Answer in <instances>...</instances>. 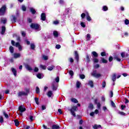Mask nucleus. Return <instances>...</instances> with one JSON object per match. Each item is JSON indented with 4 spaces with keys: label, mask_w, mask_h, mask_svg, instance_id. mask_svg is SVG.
<instances>
[{
    "label": "nucleus",
    "mask_w": 129,
    "mask_h": 129,
    "mask_svg": "<svg viewBox=\"0 0 129 129\" xmlns=\"http://www.w3.org/2000/svg\"><path fill=\"white\" fill-rule=\"evenodd\" d=\"M29 92H30V89H25V91L19 92L18 93V96H27L29 94Z\"/></svg>",
    "instance_id": "nucleus-1"
},
{
    "label": "nucleus",
    "mask_w": 129,
    "mask_h": 129,
    "mask_svg": "<svg viewBox=\"0 0 129 129\" xmlns=\"http://www.w3.org/2000/svg\"><path fill=\"white\" fill-rule=\"evenodd\" d=\"M77 109L78 108L76 106H73L72 108L70 110L71 114L75 117L76 116V114H75V111H77Z\"/></svg>",
    "instance_id": "nucleus-2"
},
{
    "label": "nucleus",
    "mask_w": 129,
    "mask_h": 129,
    "mask_svg": "<svg viewBox=\"0 0 129 129\" xmlns=\"http://www.w3.org/2000/svg\"><path fill=\"white\" fill-rule=\"evenodd\" d=\"M11 43L12 44V45L13 46H16V47H17V48H18L19 51H22V46H21V45L20 44V43L19 42H17L15 43L14 40H12L11 41Z\"/></svg>",
    "instance_id": "nucleus-3"
},
{
    "label": "nucleus",
    "mask_w": 129,
    "mask_h": 129,
    "mask_svg": "<svg viewBox=\"0 0 129 129\" xmlns=\"http://www.w3.org/2000/svg\"><path fill=\"white\" fill-rule=\"evenodd\" d=\"M91 75L95 78H99V77H101V74L97 73L96 71H93V72L91 73Z\"/></svg>",
    "instance_id": "nucleus-4"
},
{
    "label": "nucleus",
    "mask_w": 129,
    "mask_h": 129,
    "mask_svg": "<svg viewBox=\"0 0 129 129\" xmlns=\"http://www.w3.org/2000/svg\"><path fill=\"white\" fill-rule=\"evenodd\" d=\"M30 27L32 29H34L35 30H38V31H40L41 29H40V25L38 24H36L32 23Z\"/></svg>",
    "instance_id": "nucleus-5"
},
{
    "label": "nucleus",
    "mask_w": 129,
    "mask_h": 129,
    "mask_svg": "<svg viewBox=\"0 0 129 129\" xmlns=\"http://www.w3.org/2000/svg\"><path fill=\"white\" fill-rule=\"evenodd\" d=\"M6 9H7V7H6V6H3L0 9V16H4L5 14H6Z\"/></svg>",
    "instance_id": "nucleus-6"
},
{
    "label": "nucleus",
    "mask_w": 129,
    "mask_h": 129,
    "mask_svg": "<svg viewBox=\"0 0 129 129\" xmlns=\"http://www.w3.org/2000/svg\"><path fill=\"white\" fill-rule=\"evenodd\" d=\"M56 82H53L52 85V90H57V87L56 86Z\"/></svg>",
    "instance_id": "nucleus-7"
},
{
    "label": "nucleus",
    "mask_w": 129,
    "mask_h": 129,
    "mask_svg": "<svg viewBox=\"0 0 129 129\" xmlns=\"http://www.w3.org/2000/svg\"><path fill=\"white\" fill-rule=\"evenodd\" d=\"M19 109L20 112H24V111H26V108L24 107L23 106H20Z\"/></svg>",
    "instance_id": "nucleus-8"
},
{
    "label": "nucleus",
    "mask_w": 129,
    "mask_h": 129,
    "mask_svg": "<svg viewBox=\"0 0 129 129\" xmlns=\"http://www.w3.org/2000/svg\"><path fill=\"white\" fill-rule=\"evenodd\" d=\"M42 21H46V14L45 13H42L41 15Z\"/></svg>",
    "instance_id": "nucleus-9"
},
{
    "label": "nucleus",
    "mask_w": 129,
    "mask_h": 129,
    "mask_svg": "<svg viewBox=\"0 0 129 129\" xmlns=\"http://www.w3.org/2000/svg\"><path fill=\"white\" fill-rule=\"evenodd\" d=\"M95 103H96V104H97L98 109H100V107L101 106V105L100 104V103H97V99H96L95 100Z\"/></svg>",
    "instance_id": "nucleus-10"
},
{
    "label": "nucleus",
    "mask_w": 129,
    "mask_h": 129,
    "mask_svg": "<svg viewBox=\"0 0 129 129\" xmlns=\"http://www.w3.org/2000/svg\"><path fill=\"white\" fill-rule=\"evenodd\" d=\"M75 54L76 60H77V62H78L79 60V55L78 54V52H77V51H75Z\"/></svg>",
    "instance_id": "nucleus-11"
},
{
    "label": "nucleus",
    "mask_w": 129,
    "mask_h": 129,
    "mask_svg": "<svg viewBox=\"0 0 129 129\" xmlns=\"http://www.w3.org/2000/svg\"><path fill=\"white\" fill-rule=\"evenodd\" d=\"M121 56L122 58H124V57H127V56H128V54L126 53L125 52H123L121 53Z\"/></svg>",
    "instance_id": "nucleus-12"
},
{
    "label": "nucleus",
    "mask_w": 129,
    "mask_h": 129,
    "mask_svg": "<svg viewBox=\"0 0 129 129\" xmlns=\"http://www.w3.org/2000/svg\"><path fill=\"white\" fill-rule=\"evenodd\" d=\"M88 85L91 87V88H93L94 85H93V81L90 80L89 81Z\"/></svg>",
    "instance_id": "nucleus-13"
},
{
    "label": "nucleus",
    "mask_w": 129,
    "mask_h": 129,
    "mask_svg": "<svg viewBox=\"0 0 129 129\" xmlns=\"http://www.w3.org/2000/svg\"><path fill=\"white\" fill-rule=\"evenodd\" d=\"M25 68L27 70H28V71H32V70H33V69L31 68V67L30 66H29L28 64L25 65Z\"/></svg>",
    "instance_id": "nucleus-14"
},
{
    "label": "nucleus",
    "mask_w": 129,
    "mask_h": 129,
    "mask_svg": "<svg viewBox=\"0 0 129 129\" xmlns=\"http://www.w3.org/2000/svg\"><path fill=\"white\" fill-rule=\"evenodd\" d=\"M11 21L12 23H16L17 21V17L14 16H12V17L11 18Z\"/></svg>",
    "instance_id": "nucleus-15"
},
{
    "label": "nucleus",
    "mask_w": 129,
    "mask_h": 129,
    "mask_svg": "<svg viewBox=\"0 0 129 129\" xmlns=\"http://www.w3.org/2000/svg\"><path fill=\"white\" fill-rule=\"evenodd\" d=\"M51 128L52 129H59L60 128V126L58 125H52V126H51Z\"/></svg>",
    "instance_id": "nucleus-16"
},
{
    "label": "nucleus",
    "mask_w": 129,
    "mask_h": 129,
    "mask_svg": "<svg viewBox=\"0 0 129 129\" xmlns=\"http://www.w3.org/2000/svg\"><path fill=\"white\" fill-rule=\"evenodd\" d=\"M92 56H93V57H94L95 58L98 57V54H97V52L95 51L92 52Z\"/></svg>",
    "instance_id": "nucleus-17"
},
{
    "label": "nucleus",
    "mask_w": 129,
    "mask_h": 129,
    "mask_svg": "<svg viewBox=\"0 0 129 129\" xmlns=\"http://www.w3.org/2000/svg\"><path fill=\"white\" fill-rule=\"evenodd\" d=\"M86 16L87 17V20L89 21L90 22V21H91V18L90 17V16H89V14H88V13H87L86 14Z\"/></svg>",
    "instance_id": "nucleus-18"
},
{
    "label": "nucleus",
    "mask_w": 129,
    "mask_h": 129,
    "mask_svg": "<svg viewBox=\"0 0 129 129\" xmlns=\"http://www.w3.org/2000/svg\"><path fill=\"white\" fill-rule=\"evenodd\" d=\"M11 70L14 74V75L15 76H17V70H16V69H15L14 68H12L11 69Z\"/></svg>",
    "instance_id": "nucleus-19"
},
{
    "label": "nucleus",
    "mask_w": 129,
    "mask_h": 129,
    "mask_svg": "<svg viewBox=\"0 0 129 129\" xmlns=\"http://www.w3.org/2000/svg\"><path fill=\"white\" fill-rule=\"evenodd\" d=\"M5 32H6V27L3 26L2 29V32H1L2 35H4V34H5Z\"/></svg>",
    "instance_id": "nucleus-20"
},
{
    "label": "nucleus",
    "mask_w": 129,
    "mask_h": 129,
    "mask_svg": "<svg viewBox=\"0 0 129 129\" xmlns=\"http://www.w3.org/2000/svg\"><path fill=\"white\" fill-rule=\"evenodd\" d=\"M8 21V19H7V18H2L1 19V23H3V24H5L7 23Z\"/></svg>",
    "instance_id": "nucleus-21"
},
{
    "label": "nucleus",
    "mask_w": 129,
    "mask_h": 129,
    "mask_svg": "<svg viewBox=\"0 0 129 129\" xmlns=\"http://www.w3.org/2000/svg\"><path fill=\"white\" fill-rule=\"evenodd\" d=\"M54 68H55V66H49L47 68V70L49 71H52V70H53V69H54Z\"/></svg>",
    "instance_id": "nucleus-22"
},
{
    "label": "nucleus",
    "mask_w": 129,
    "mask_h": 129,
    "mask_svg": "<svg viewBox=\"0 0 129 129\" xmlns=\"http://www.w3.org/2000/svg\"><path fill=\"white\" fill-rule=\"evenodd\" d=\"M71 100L72 102H74V103H78V100L75 98H72Z\"/></svg>",
    "instance_id": "nucleus-23"
},
{
    "label": "nucleus",
    "mask_w": 129,
    "mask_h": 129,
    "mask_svg": "<svg viewBox=\"0 0 129 129\" xmlns=\"http://www.w3.org/2000/svg\"><path fill=\"white\" fill-rule=\"evenodd\" d=\"M14 58H19V57L21 56V54L20 53H14Z\"/></svg>",
    "instance_id": "nucleus-24"
},
{
    "label": "nucleus",
    "mask_w": 129,
    "mask_h": 129,
    "mask_svg": "<svg viewBox=\"0 0 129 129\" xmlns=\"http://www.w3.org/2000/svg\"><path fill=\"white\" fill-rule=\"evenodd\" d=\"M116 79V75L115 74H114L112 77V80L113 81H115Z\"/></svg>",
    "instance_id": "nucleus-25"
},
{
    "label": "nucleus",
    "mask_w": 129,
    "mask_h": 129,
    "mask_svg": "<svg viewBox=\"0 0 129 129\" xmlns=\"http://www.w3.org/2000/svg\"><path fill=\"white\" fill-rule=\"evenodd\" d=\"M53 94V93H52V91H49L47 94V95L48 96V97H51Z\"/></svg>",
    "instance_id": "nucleus-26"
},
{
    "label": "nucleus",
    "mask_w": 129,
    "mask_h": 129,
    "mask_svg": "<svg viewBox=\"0 0 129 129\" xmlns=\"http://www.w3.org/2000/svg\"><path fill=\"white\" fill-rule=\"evenodd\" d=\"M30 12L32 13V14H36V10L34 9L33 8H30Z\"/></svg>",
    "instance_id": "nucleus-27"
},
{
    "label": "nucleus",
    "mask_w": 129,
    "mask_h": 129,
    "mask_svg": "<svg viewBox=\"0 0 129 129\" xmlns=\"http://www.w3.org/2000/svg\"><path fill=\"white\" fill-rule=\"evenodd\" d=\"M80 85H81V83L79 81H77L76 83V86L77 88H79L80 87Z\"/></svg>",
    "instance_id": "nucleus-28"
},
{
    "label": "nucleus",
    "mask_w": 129,
    "mask_h": 129,
    "mask_svg": "<svg viewBox=\"0 0 129 129\" xmlns=\"http://www.w3.org/2000/svg\"><path fill=\"white\" fill-rule=\"evenodd\" d=\"M42 76H43V74H42L38 73L37 75V78H39V79H41Z\"/></svg>",
    "instance_id": "nucleus-29"
},
{
    "label": "nucleus",
    "mask_w": 129,
    "mask_h": 129,
    "mask_svg": "<svg viewBox=\"0 0 129 129\" xmlns=\"http://www.w3.org/2000/svg\"><path fill=\"white\" fill-rule=\"evenodd\" d=\"M14 122L16 126H19V125L20 124V122H19V120H18L17 119L14 120Z\"/></svg>",
    "instance_id": "nucleus-30"
},
{
    "label": "nucleus",
    "mask_w": 129,
    "mask_h": 129,
    "mask_svg": "<svg viewBox=\"0 0 129 129\" xmlns=\"http://www.w3.org/2000/svg\"><path fill=\"white\" fill-rule=\"evenodd\" d=\"M40 68H41V69H43V70H46V68H47V66L42 64H41L40 66Z\"/></svg>",
    "instance_id": "nucleus-31"
},
{
    "label": "nucleus",
    "mask_w": 129,
    "mask_h": 129,
    "mask_svg": "<svg viewBox=\"0 0 129 129\" xmlns=\"http://www.w3.org/2000/svg\"><path fill=\"white\" fill-rule=\"evenodd\" d=\"M53 36L55 37H58V32L56 31H54L53 32Z\"/></svg>",
    "instance_id": "nucleus-32"
},
{
    "label": "nucleus",
    "mask_w": 129,
    "mask_h": 129,
    "mask_svg": "<svg viewBox=\"0 0 129 129\" xmlns=\"http://www.w3.org/2000/svg\"><path fill=\"white\" fill-rule=\"evenodd\" d=\"M91 36L90 35V34H87V37H86V40L87 41H89L90 40Z\"/></svg>",
    "instance_id": "nucleus-33"
},
{
    "label": "nucleus",
    "mask_w": 129,
    "mask_h": 129,
    "mask_svg": "<svg viewBox=\"0 0 129 129\" xmlns=\"http://www.w3.org/2000/svg\"><path fill=\"white\" fill-rule=\"evenodd\" d=\"M42 59H43V60H48V56L43 55L42 56Z\"/></svg>",
    "instance_id": "nucleus-34"
},
{
    "label": "nucleus",
    "mask_w": 129,
    "mask_h": 129,
    "mask_svg": "<svg viewBox=\"0 0 129 129\" xmlns=\"http://www.w3.org/2000/svg\"><path fill=\"white\" fill-rule=\"evenodd\" d=\"M93 61L94 63H98V62L99 61V60H98V59H97L96 58H94L93 59Z\"/></svg>",
    "instance_id": "nucleus-35"
},
{
    "label": "nucleus",
    "mask_w": 129,
    "mask_h": 129,
    "mask_svg": "<svg viewBox=\"0 0 129 129\" xmlns=\"http://www.w3.org/2000/svg\"><path fill=\"white\" fill-rule=\"evenodd\" d=\"M10 51L11 53L13 54L14 53V47L13 46H10Z\"/></svg>",
    "instance_id": "nucleus-36"
},
{
    "label": "nucleus",
    "mask_w": 129,
    "mask_h": 129,
    "mask_svg": "<svg viewBox=\"0 0 129 129\" xmlns=\"http://www.w3.org/2000/svg\"><path fill=\"white\" fill-rule=\"evenodd\" d=\"M30 47L32 50H34V49H35V44L34 43H31L30 45Z\"/></svg>",
    "instance_id": "nucleus-37"
},
{
    "label": "nucleus",
    "mask_w": 129,
    "mask_h": 129,
    "mask_svg": "<svg viewBox=\"0 0 129 129\" xmlns=\"http://www.w3.org/2000/svg\"><path fill=\"white\" fill-rule=\"evenodd\" d=\"M3 114L6 118H9V115L5 111L3 112Z\"/></svg>",
    "instance_id": "nucleus-38"
},
{
    "label": "nucleus",
    "mask_w": 129,
    "mask_h": 129,
    "mask_svg": "<svg viewBox=\"0 0 129 129\" xmlns=\"http://www.w3.org/2000/svg\"><path fill=\"white\" fill-rule=\"evenodd\" d=\"M101 61H102V63H107V60L104 59V58H102Z\"/></svg>",
    "instance_id": "nucleus-39"
},
{
    "label": "nucleus",
    "mask_w": 129,
    "mask_h": 129,
    "mask_svg": "<svg viewBox=\"0 0 129 129\" xmlns=\"http://www.w3.org/2000/svg\"><path fill=\"white\" fill-rule=\"evenodd\" d=\"M108 10V8L105 6L103 7V10L104 11V12H106V11H107Z\"/></svg>",
    "instance_id": "nucleus-40"
},
{
    "label": "nucleus",
    "mask_w": 129,
    "mask_h": 129,
    "mask_svg": "<svg viewBox=\"0 0 129 129\" xmlns=\"http://www.w3.org/2000/svg\"><path fill=\"white\" fill-rule=\"evenodd\" d=\"M70 75H71V76H73V75H74V72H73V71H69V72Z\"/></svg>",
    "instance_id": "nucleus-41"
},
{
    "label": "nucleus",
    "mask_w": 129,
    "mask_h": 129,
    "mask_svg": "<svg viewBox=\"0 0 129 129\" xmlns=\"http://www.w3.org/2000/svg\"><path fill=\"white\" fill-rule=\"evenodd\" d=\"M80 78H81V79H84V78H85V75L83 74L80 75Z\"/></svg>",
    "instance_id": "nucleus-42"
},
{
    "label": "nucleus",
    "mask_w": 129,
    "mask_h": 129,
    "mask_svg": "<svg viewBox=\"0 0 129 129\" xmlns=\"http://www.w3.org/2000/svg\"><path fill=\"white\" fill-rule=\"evenodd\" d=\"M35 101L36 104L39 105V99L38 98H35Z\"/></svg>",
    "instance_id": "nucleus-43"
},
{
    "label": "nucleus",
    "mask_w": 129,
    "mask_h": 129,
    "mask_svg": "<svg viewBox=\"0 0 129 129\" xmlns=\"http://www.w3.org/2000/svg\"><path fill=\"white\" fill-rule=\"evenodd\" d=\"M89 108H90V109H93V105L92 104H89Z\"/></svg>",
    "instance_id": "nucleus-44"
},
{
    "label": "nucleus",
    "mask_w": 129,
    "mask_h": 129,
    "mask_svg": "<svg viewBox=\"0 0 129 129\" xmlns=\"http://www.w3.org/2000/svg\"><path fill=\"white\" fill-rule=\"evenodd\" d=\"M36 93L39 94L40 93V89L39 87H37L36 89Z\"/></svg>",
    "instance_id": "nucleus-45"
},
{
    "label": "nucleus",
    "mask_w": 129,
    "mask_h": 129,
    "mask_svg": "<svg viewBox=\"0 0 129 129\" xmlns=\"http://www.w3.org/2000/svg\"><path fill=\"white\" fill-rule=\"evenodd\" d=\"M60 81V79L59 78V77H57L55 79V81L58 83H59V81Z\"/></svg>",
    "instance_id": "nucleus-46"
},
{
    "label": "nucleus",
    "mask_w": 129,
    "mask_h": 129,
    "mask_svg": "<svg viewBox=\"0 0 129 129\" xmlns=\"http://www.w3.org/2000/svg\"><path fill=\"white\" fill-rule=\"evenodd\" d=\"M105 85H106V83H105V82H103V83H102V86L103 88H104L105 87Z\"/></svg>",
    "instance_id": "nucleus-47"
},
{
    "label": "nucleus",
    "mask_w": 129,
    "mask_h": 129,
    "mask_svg": "<svg viewBox=\"0 0 129 129\" xmlns=\"http://www.w3.org/2000/svg\"><path fill=\"white\" fill-rule=\"evenodd\" d=\"M0 122L1 123H3V122H4V118L3 116H0Z\"/></svg>",
    "instance_id": "nucleus-48"
},
{
    "label": "nucleus",
    "mask_w": 129,
    "mask_h": 129,
    "mask_svg": "<svg viewBox=\"0 0 129 129\" xmlns=\"http://www.w3.org/2000/svg\"><path fill=\"white\" fill-rule=\"evenodd\" d=\"M118 113L119 114H120L121 115H124V114H125V113H124V112H120V111H118Z\"/></svg>",
    "instance_id": "nucleus-49"
},
{
    "label": "nucleus",
    "mask_w": 129,
    "mask_h": 129,
    "mask_svg": "<svg viewBox=\"0 0 129 129\" xmlns=\"http://www.w3.org/2000/svg\"><path fill=\"white\" fill-rule=\"evenodd\" d=\"M111 104L113 107H115V104L114 103V102H113V101H111Z\"/></svg>",
    "instance_id": "nucleus-50"
},
{
    "label": "nucleus",
    "mask_w": 129,
    "mask_h": 129,
    "mask_svg": "<svg viewBox=\"0 0 129 129\" xmlns=\"http://www.w3.org/2000/svg\"><path fill=\"white\" fill-rule=\"evenodd\" d=\"M86 16V15L84 13H82L81 14V18L82 19H84V18H85V16Z\"/></svg>",
    "instance_id": "nucleus-51"
},
{
    "label": "nucleus",
    "mask_w": 129,
    "mask_h": 129,
    "mask_svg": "<svg viewBox=\"0 0 129 129\" xmlns=\"http://www.w3.org/2000/svg\"><path fill=\"white\" fill-rule=\"evenodd\" d=\"M106 53L105 52H102L101 53V55L103 57L104 56H106Z\"/></svg>",
    "instance_id": "nucleus-52"
},
{
    "label": "nucleus",
    "mask_w": 129,
    "mask_h": 129,
    "mask_svg": "<svg viewBox=\"0 0 129 129\" xmlns=\"http://www.w3.org/2000/svg\"><path fill=\"white\" fill-rule=\"evenodd\" d=\"M22 10L24 12L27 10V8H26V7L25 6H22Z\"/></svg>",
    "instance_id": "nucleus-53"
},
{
    "label": "nucleus",
    "mask_w": 129,
    "mask_h": 129,
    "mask_svg": "<svg viewBox=\"0 0 129 129\" xmlns=\"http://www.w3.org/2000/svg\"><path fill=\"white\" fill-rule=\"evenodd\" d=\"M86 58L88 62H90V58H89V55H87Z\"/></svg>",
    "instance_id": "nucleus-54"
},
{
    "label": "nucleus",
    "mask_w": 129,
    "mask_h": 129,
    "mask_svg": "<svg viewBox=\"0 0 129 129\" xmlns=\"http://www.w3.org/2000/svg\"><path fill=\"white\" fill-rule=\"evenodd\" d=\"M115 59H116V60H117V61H118V62H120L121 59L120 58H118V57H115Z\"/></svg>",
    "instance_id": "nucleus-55"
},
{
    "label": "nucleus",
    "mask_w": 129,
    "mask_h": 129,
    "mask_svg": "<svg viewBox=\"0 0 129 129\" xmlns=\"http://www.w3.org/2000/svg\"><path fill=\"white\" fill-rule=\"evenodd\" d=\"M124 23H125V25H128V24H129V21H128V20L126 19V20H125V21H124Z\"/></svg>",
    "instance_id": "nucleus-56"
},
{
    "label": "nucleus",
    "mask_w": 129,
    "mask_h": 129,
    "mask_svg": "<svg viewBox=\"0 0 129 129\" xmlns=\"http://www.w3.org/2000/svg\"><path fill=\"white\" fill-rule=\"evenodd\" d=\"M56 49H60L61 48V45L57 44L55 46Z\"/></svg>",
    "instance_id": "nucleus-57"
},
{
    "label": "nucleus",
    "mask_w": 129,
    "mask_h": 129,
    "mask_svg": "<svg viewBox=\"0 0 129 129\" xmlns=\"http://www.w3.org/2000/svg\"><path fill=\"white\" fill-rule=\"evenodd\" d=\"M81 26L83 27V28H85V24H84L83 22L81 23Z\"/></svg>",
    "instance_id": "nucleus-58"
},
{
    "label": "nucleus",
    "mask_w": 129,
    "mask_h": 129,
    "mask_svg": "<svg viewBox=\"0 0 129 129\" xmlns=\"http://www.w3.org/2000/svg\"><path fill=\"white\" fill-rule=\"evenodd\" d=\"M112 60H113V58L112 57V56H110L109 58V61L111 62V61H112Z\"/></svg>",
    "instance_id": "nucleus-59"
},
{
    "label": "nucleus",
    "mask_w": 129,
    "mask_h": 129,
    "mask_svg": "<svg viewBox=\"0 0 129 129\" xmlns=\"http://www.w3.org/2000/svg\"><path fill=\"white\" fill-rule=\"evenodd\" d=\"M69 61H70V62H71V63H73V62H74V60H73V58H72L71 57L70 58Z\"/></svg>",
    "instance_id": "nucleus-60"
},
{
    "label": "nucleus",
    "mask_w": 129,
    "mask_h": 129,
    "mask_svg": "<svg viewBox=\"0 0 129 129\" xmlns=\"http://www.w3.org/2000/svg\"><path fill=\"white\" fill-rule=\"evenodd\" d=\"M58 112H59V114H62V110L61 109H58Z\"/></svg>",
    "instance_id": "nucleus-61"
},
{
    "label": "nucleus",
    "mask_w": 129,
    "mask_h": 129,
    "mask_svg": "<svg viewBox=\"0 0 129 129\" xmlns=\"http://www.w3.org/2000/svg\"><path fill=\"white\" fill-rule=\"evenodd\" d=\"M34 71V72H38V71H39V69H38V68H35Z\"/></svg>",
    "instance_id": "nucleus-62"
},
{
    "label": "nucleus",
    "mask_w": 129,
    "mask_h": 129,
    "mask_svg": "<svg viewBox=\"0 0 129 129\" xmlns=\"http://www.w3.org/2000/svg\"><path fill=\"white\" fill-rule=\"evenodd\" d=\"M93 128L94 129H98V127L97 126V124H95L93 126Z\"/></svg>",
    "instance_id": "nucleus-63"
},
{
    "label": "nucleus",
    "mask_w": 129,
    "mask_h": 129,
    "mask_svg": "<svg viewBox=\"0 0 129 129\" xmlns=\"http://www.w3.org/2000/svg\"><path fill=\"white\" fill-rule=\"evenodd\" d=\"M41 108L42 110H45V109H46V106H45V105H42Z\"/></svg>",
    "instance_id": "nucleus-64"
}]
</instances>
